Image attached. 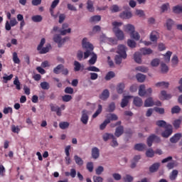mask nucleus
<instances>
[{
  "label": "nucleus",
  "instance_id": "603ef678",
  "mask_svg": "<svg viewBox=\"0 0 182 182\" xmlns=\"http://www.w3.org/2000/svg\"><path fill=\"white\" fill-rule=\"evenodd\" d=\"M122 58L123 56H122L120 54L115 55L114 60L116 65H120L122 63Z\"/></svg>",
  "mask_w": 182,
  "mask_h": 182
},
{
  "label": "nucleus",
  "instance_id": "72a5a7b5",
  "mask_svg": "<svg viewBox=\"0 0 182 182\" xmlns=\"http://www.w3.org/2000/svg\"><path fill=\"white\" fill-rule=\"evenodd\" d=\"M169 9H170L169 3L164 4L161 6V11L162 14H164V12H167V11H168Z\"/></svg>",
  "mask_w": 182,
  "mask_h": 182
},
{
  "label": "nucleus",
  "instance_id": "f257e3e1",
  "mask_svg": "<svg viewBox=\"0 0 182 182\" xmlns=\"http://www.w3.org/2000/svg\"><path fill=\"white\" fill-rule=\"evenodd\" d=\"M82 48L84 49H87V50L84 53V59H87L90 56V55H93V44L87 42V39L84 38L82 41Z\"/></svg>",
  "mask_w": 182,
  "mask_h": 182
},
{
  "label": "nucleus",
  "instance_id": "0eeeda50",
  "mask_svg": "<svg viewBox=\"0 0 182 182\" xmlns=\"http://www.w3.org/2000/svg\"><path fill=\"white\" fill-rule=\"evenodd\" d=\"M80 122H82V124H87L89 122V111H87V109H83L82 111Z\"/></svg>",
  "mask_w": 182,
  "mask_h": 182
},
{
  "label": "nucleus",
  "instance_id": "4be33fe9",
  "mask_svg": "<svg viewBox=\"0 0 182 182\" xmlns=\"http://www.w3.org/2000/svg\"><path fill=\"white\" fill-rule=\"evenodd\" d=\"M87 9L89 12H95V7H93V1L92 0H87Z\"/></svg>",
  "mask_w": 182,
  "mask_h": 182
},
{
  "label": "nucleus",
  "instance_id": "423d86ee",
  "mask_svg": "<svg viewBox=\"0 0 182 182\" xmlns=\"http://www.w3.org/2000/svg\"><path fill=\"white\" fill-rule=\"evenodd\" d=\"M53 41L55 43H58V48H62L63 43H65V41H68V38H64L62 39L60 35H55L53 37Z\"/></svg>",
  "mask_w": 182,
  "mask_h": 182
},
{
  "label": "nucleus",
  "instance_id": "49530a36",
  "mask_svg": "<svg viewBox=\"0 0 182 182\" xmlns=\"http://www.w3.org/2000/svg\"><path fill=\"white\" fill-rule=\"evenodd\" d=\"M13 62L17 65L21 63V60L18 58V53L16 52L13 53Z\"/></svg>",
  "mask_w": 182,
  "mask_h": 182
},
{
  "label": "nucleus",
  "instance_id": "4468645a",
  "mask_svg": "<svg viewBox=\"0 0 182 182\" xmlns=\"http://www.w3.org/2000/svg\"><path fill=\"white\" fill-rule=\"evenodd\" d=\"M161 100H169V99H171L172 96L171 94H167V92L166 90H162L161 92Z\"/></svg>",
  "mask_w": 182,
  "mask_h": 182
},
{
  "label": "nucleus",
  "instance_id": "c85d7f7f",
  "mask_svg": "<svg viewBox=\"0 0 182 182\" xmlns=\"http://www.w3.org/2000/svg\"><path fill=\"white\" fill-rule=\"evenodd\" d=\"M13 83L14 86H16V90H21V89H22L21 87V82H19V78L18 77H15Z\"/></svg>",
  "mask_w": 182,
  "mask_h": 182
},
{
  "label": "nucleus",
  "instance_id": "cd10ccee",
  "mask_svg": "<svg viewBox=\"0 0 182 182\" xmlns=\"http://www.w3.org/2000/svg\"><path fill=\"white\" fill-rule=\"evenodd\" d=\"M157 36H159V33L157 31H152L150 34V41L151 42H157Z\"/></svg>",
  "mask_w": 182,
  "mask_h": 182
},
{
  "label": "nucleus",
  "instance_id": "79ce46f5",
  "mask_svg": "<svg viewBox=\"0 0 182 182\" xmlns=\"http://www.w3.org/2000/svg\"><path fill=\"white\" fill-rule=\"evenodd\" d=\"M172 68H176L178 65V57L177 55H173L171 59Z\"/></svg>",
  "mask_w": 182,
  "mask_h": 182
},
{
  "label": "nucleus",
  "instance_id": "2f4dec72",
  "mask_svg": "<svg viewBox=\"0 0 182 182\" xmlns=\"http://www.w3.org/2000/svg\"><path fill=\"white\" fill-rule=\"evenodd\" d=\"M146 149V144H136L134 146V149L137 150L138 151H143Z\"/></svg>",
  "mask_w": 182,
  "mask_h": 182
},
{
  "label": "nucleus",
  "instance_id": "774afa93",
  "mask_svg": "<svg viewBox=\"0 0 182 182\" xmlns=\"http://www.w3.org/2000/svg\"><path fill=\"white\" fill-rule=\"evenodd\" d=\"M134 178L133 176L130 175H126L125 177H124V182H132L133 181Z\"/></svg>",
  "mask_w": 182,
  "mask_h": 182
},
{
  "label": "nucleus",
  "instance_id": "4d7b16f0",
  "mask_svg": "<svg viewBox=\"0 0 182 182\" xmlns=\"http://www.w3.org/2000/svg\"><path fill=\"white\" fill-rule=\"evenodd\" d=\"M105 171V168L102 166H99L96 169H95V173L97 176H100L103 172Z\"/></svg>",
  "mask_w": 182,
  "mask_h": 182
},
{
  "label": "nucleus",
  "instance_id": "f3484780",
  "mask_svg": "<svg viewBox=\"0 0 182 182\" xmlns=\"http://www.w3.org/2000/svg\"><path fill=\"white\" fill-rule=\"evenodd\" d=\"M124 29L125 32H127L129 33V35L132 33V32L135 31L134 26L132 24H127L124 26Z\"/></svg>",
  "mask_w": 182,
  "mask_h": 182
},
{
  "label": "nucleus",
  "instance_id": "3c124183",
  "mask_svg": "<svg viewBox=\"0 0 182 182\" xmlns=\"http://www.w3.org/2000/svg\"><path fill=\"white\" fill-rule=\"evenodd\" d=\"M65 176H70L72 178H75L76 177V169L75 168H71L70 169V173L69 172H65Z\"/></svg>",
  "mask_w": 182,
  "mask_h": 182
},
{
  "label": "nucleus",
  "instance_id": "9b49d317",
  "mask_svg": "<svg viewBox=\"0 0 182 182\" xmlns=\"http://www.w3.org/2000/svg\"><path fill=\"white\" fill-rule=\"evenodd\" d=\"M110 96V92H109V90L105 89L102 91L101 95H100V99L101 100H107Z\"/></svg>",
  "mask_w": 182,
  "mask_h": 182
},
{
  "label": "nucleus",
  "instance_id": "6e6d98bb",
  "mask_svg": "<svg viewBox=\"0 0 182 182\" xmlns=\"http://www.w3.org/2000/svg\"><path fill=\"white\" fill-rule=\"evenodd\" d=\"M146 157H149L151 159L154 157V151H153L152 149H149L146 150Z\"/></svg>",
  "mask_w": 182,
  "mask_h": 182
},
{
  "label": "nucleus",
  "instance_id": "aec40b11",
  "mask_svg": "<svg viewBox=\"0 0 182 182\" xmlns=\"http://www.w3.org/2000/svg\"><path fill=\"white\" fill-rule=\"evenodd\" d=\"M160 168V163H155L149 167L150 173H156Z\"/></svg>",
  "mask_w": 182,
  "mask_h": 182
},
{
  "label": "nucleus",
  "instance_id": "473e14b6",
  "mask_svg": "<svg viewBox=\"0 0 182 182\" xmlns=\"http://www.w3.org/2000/svg\"><path fill=\"white\" fill-rule=\"evenodd\" d=\"M64 68L65 66L63 64H59L53 69V73H55V75H59V73H60V70H62V69H63Z\"/></svg>",
  "mask_w": 182,
  "mask_h": 182
},
{
  "label": "nucleus",
  "instance_id": "09e8293b",
  "mask_svg": "<svg viewBox=\"0 0 182 182\" xmlns=\"http://www.w3.org/2000/svg\"><path fill=\"white\" fill-rule=\"evenodd\" d=\"M114 76H115L114 72L109 71L107 73L105 79V80H110L111 79H113V77H114Z\"/></svg>",
  "mask_w": 182,
  "mask_h": 182
},
{
  "label": "nucleus",
  "instance_id": "f8f14e48",
  "mask_svg": "<svg viewBox=\"0 0 182 182\" xmlns=\"http://www.w3.org/2000/svg\"><path fill=\"white\" fill-rule=\"evenodd\" d=\"M123 133H124V128L123 127V126H119L115 129L114 136L116 137H120V136H122Z\"/></svg>",
  "mask_w": 182,
  "mask_h": 182
},
{
  "label": "nucleus",
  "instance_id": "6ab92c4d",
  "mask_svg": "<svg viewBox=\"0 0 182 182\" xmlns=\"http://www.w3.org/2000/svg\"><path fill=\"white\" fill-rule=\"evenodd\" d=\"M154 106V101H153L152 97L147 98L144 102V107H151Z\"/></svg>",
  "mask_w": 182,
  "mask_h": 182
},
{
  "label": "nucleus",
  "instance_id": "0e129e2a",
  "mask_svg": "<svg viewBox=\"0 0 182 182\" xmlns=\"http://www.w3.org/2000/svg\"><path fill=\"white\" fill-rule=\"evenodd\" d=\"M72 95H65L64 96L62 97V100L63 102H70V100H72Z\"/></svg>",
  "mask_w": 182,
  "mask_h": 182
},
{
  "label": "nucleus",
  "instance_id": "4c0bfd02",
  "mask_svg": "<svg viewBox=\"0 0 182 182\" xmlns=\"http://www.w3.org/2000/svg\"><path fill=\"white\" fill-rule=\"evenodd\" d=\"M74 160H75L76 164H77V166H83V163H84L83 160L79 156L75 155L74 156Z\"/></svg>",
  "mask_w": 182,
  "mask_h": 182
},
{
  "label": "nucleus",
  "instance_id": "1a4fd4ad",
  "mask_svg": "<svg viewBox=\"0 0 182 182\" xmlns=\"http://www.w3.org/2000/svg\"><path fill=\"white\" fill-rule=\"evenodd\" d=\"M133 16V14H132V11H124L120 13L119 18L121 19H130Z\"/></svg>",
  "mask_w": 182,
  "mask_h": 182
},
{
  "label": "nucleus",
  "instance_id": "f704fd0d",
  "mask_svg": "<svg viewBox=\"0 0 182 182\" xmlns=\"http://www.w3.org/2000/svg\"><path fill=\"white\" fill-rule=\"evenodd\" d=\"M40 86L43 90H49L50 89V85H49V82H42L40 84Z\"/></svg>",
  "mask_w": 182,
  "mask_h": 182
},
{
  "label": "nucleus",
  "instance_id": "f03ea898",
  "mask_svg": "<svg viewBox=\"0 0 182 182\" xmlns=\"http://www.w3.org/2000/svg\"><path fill=\"white\" fill-rule=\"evenodd\" d=\"M122 22L114 21L112 23V26H114L112 31L118 41H123L124 39V33L119 28V26H122Z\"/></svg>",
  "mask_w": 182,
  "mask_h": 182
},
{
  "label": "nucleus",
  "instance_id": "8fccbe9b",
  "mask_svg": "<svg viewBox=\"0 0 182 182\" xmlns=\"http://www.w3.org/2000/svg\"><path fill=\"white\" fill-rule=\"evenodd\" d=\"M168 85H169L168 82H166L164 81L159 82H157L156 84V87H166V88H167V87H168Z\"/></svg>",
  "mask_w": 182,
  "mask_h": 182
},
{
  "label": "nucleus",
  "instance_id": "39448f33",
  "mask_svg": "<svg viewBox=\"0 0 182 182\" xmlns=\"http://www.w3.org/2000/svg\"><path fill=\"white\" fill-rule=\"evenodd\" d=\"M165 129V131L161 133V136L162 137L167 139L168 137H170V136H171L173 134V126L171 124H168Z\"/></svg>",
  "mask_w": 182,
  "mask_h": 182
},
{
  "label": "nucleus",
  "instance_id": "7ed1b4c3",
  "mask_svg": "<svg viewBox=\"0 0 182 182\" xmlns=\"http://www.w3.org/2000/svg\"><path fill=\"white\" fill-rule=\"evenodd\" d=\"M151 93H153V90L151 88H148L147 90H146V85H141L139 86V95L141 97H143V96H151Z\"/></svg>",
  "mask_w": 182,
  "mask_h": 182
},
{
  "label": "nucleus",
  "instance_id": "2eb2a0df",
  "mask_svg": "<svg viewBox=\"0 0 182 182\" xmlns=\"http://www.w3.org/2000/svg\"><path fill=\"white\" fill-rule=\"evenodd\" d=\"M99 156H100L99 148L94 147L92 149V159H99Z\"/></svg>",
  "mask_w": 182,
  "mask_h": 182
},
{
  "label": "nucleus",
  "instance_id": "58836bf2",
  "mask_svg": "<svg viewBox=\"0 0 182 182\" xmlns=\"http://www.w3.org/2000/svg\"><path fill=\"white\" fill-rule=\"evenodd\" d=\"M123 90H124V83L121 82L117 85V93H119V95H122V93H123Z\"/></svg>",
  "mask_w": 182,
  "mask_h": 182
},
{
  "label": "nucleus",
  "instance_id": "bb28decb",
  "mask_svg": "<svg viewBox=\"0 0 182 182\" xmlns=\"http://www.w3.org/2000/svg\"><path fill=\"white\" fill-rule=\"evenodd\" d=\"M177 176H178V171L177 170H173L169 176V178L171 181H174L176 178H177Z\"/></svg>",
  "mask_w": 182,
  "mask_h": 182
},
{
  "label": "nucleus",
  "instance_id": "864d4df0",
  "mask_svg": "<svg viewBox=\"0 0 182 182\" xmlns=\"http://www.w3.org/2000/svg\"><path fill=\"white\" fill-rule=\"evenodd\" d=\"M127 45H128V46H129V48H131L132 49H133V48H136L137 43H136L134 41L131 40V39H129V40L127 41Z\"/></svg>",
  "mask_w": 182,
  "mask_h": 182
},
{
  "label": "nucleus",
  "instance_id": "13d9d810",
  "mask_svg": "<svg viewBox=\"0 0 182 182\" xmlns=\"http://www.w3.org/2000/svg\"><path fill=\"white\" fill-rule=\"evenodd\" d=\"M151 66H153L154 68H156V66H159V65H160V59H159V58H154V59L152 60V61L151 62Z\"/></svg>",
  "mask_w": 182,
  "mask_h": 182
},
{
  "label": "nucleus",
  "instance_id": "393cba45",
  "mask_svg": "<svg viewBox=\"0 0 182 182\" xmlns=\"http://www.w3.org/2000/svg\"><path fill=\"white\" fill-rule=\"evenodd\" d=\"M134 60H135L136 63H141V55L139 52H136L134 54Z\"/></svg>",
  "mask_w": 182,
  "mask_h": 182
},
{
  "label": "nucleus",
  "instance_id": "a18cd8bd",
  "mask_svg": "<svg viewBox=\"0 0 182 182\" xmlns=\"http://www.w3.org/2000/svg\"><path fill=\"white\" fill-rule=\"evenodd\" d=\"M114 136L112 134L105 133L102 136V139L104 141H107V140H110V139L114 138Z\"/></svg>",
  "mask_w": 182,
  "mask_h": 182
},
{
  "label": "nucleus",
  "instance_id": "ddd939ff",
  "mask_svg": "<svg viewBox=\"0 0 182 182\" xmlns=\"http://www.w3.org/2000/svg\"><path fill=\"white\" fill-rule=\"evenodd\" d=\"M52 48V46L50 44H47L46 47L41 48L40 50H38L39 51V53L41 55H44L45 53H48L49 50H50Z\"/></svg>",
  "mask_w": 182,
  "mask_h": 182
},
{
  "label": "nucleus",
  "instance_id": "e433bc0d",
  "mask_svg": "<svg viewBox=\"0 0 182 182\" xmlns=\"http://www.w3.org/2000/svg\"><path fill=\"white\" fill-rule=\"evenodd\" d=\"M136 80L138 82H140V83H143L144 80H146V75L141 74V73H138L136 75Z\"/></svg>",
  "mask_w": 182,
  "mask_h": 182
},
{
  "label": "nucleus",
  "instance_id": "37998d69",
  "mask_svg": "<svg viewBox=\"0 0 182 182\" xmlns=\"http://www.w3.org/2000/svg\"><path fill=\"white\" fill-rule=\"evenodd\" d=\"M42 19H43V18L41 15H36L31 17V20L33 21V22H36V23L42 22Z\"/></svg>",
  "mask_w": 182,
  "mask_h": 182
},
{
  "label": "nucleus",
  "instance_id": "ea45409f",
  "mask_svg": "<svg viewBox=\"0 0 182 182\" xmlns=\"http://www.w3.org/2000/svg\"><path fill=\"white\" fill-rule=\"evenodd\" d=\"M83 68V65L82 66V65L80 64V63H79L78 61H74V70L75 72H79V70H80V69Z\"/></svg>",
  "mask_w": 182,
  "mask_h": 182
},
{
  "label": "nucleus",
  "instance_id": "dca6fc26",
  "mask_svg": "<svg viewBox=\"0 0 182 182\" xmlns=\"http://www.w3.org/2000/svg\"><path fill=\"white\" fill-rule=\"evenodd\" d=\"M134 105L136 106V107H141V106H143V100L139 97H134Z\"/></svg>",
  "mask_w": 182,
  "mask_h": 182
},
{
  "label": "nucleus",
  "instance_id": "de8ad7c7",
  "mask_svg": "<svg viewBox=\"0 0 182 182\" xmlns=\"http://www.w3.org/2000/svg\"><path fill=\"white\" fill-rule=\"evenodd\" d=\"M109 123H110V119H105L103 122V123L101 124L100 126V130H105V129H106V127L107 126V124H109Z\"/></svg>",
  "mask_w": 182,
  "mask_h": 182
},
{
  "label": "nucleus",
  "instance_id": "052dcab7",
  "mask_svg": "<svg viewBox=\"0 0 182 182\" xmlns=\"http://www.w3.org/2000/svg\"><path fill=\"white\" fill-rule=\"evenodd\" d=\"M181 111V108H180V107L178 106H175L171 109V113L172 114H176L177 113H180V112Z\"/></svg>",
  "mask_w": 182,
  "mask_h": 182
},
{
  "label": "nucleus",
  "instance_id": "a211bd4d",
  "mask_svg": "<svg viewBox=\"0 0 182 182\" xmlns=\"http://www.w3.org/2000/svg\"><path fill=\"white\" fill-rule=\"evenodd\" d=\"M131 96H124L121 102V107L124 108L127 105H129V99H131Z\"/></svg>",
  "mask_w": 182,
  "mask_h": 182
},
{
  "label": "nucleus",
  "instance_id": "69168bd1",
  "mask_svg": "<svg viewBox=\"0 0 182 182\" xmlns=\"http://www.w3.org/2000/svg\"><path fill=\"white\" fill-rule=\"evenodd\" d=\"M110 10L112 11V12L116 13V12H120V11H122V9H120V7H119V6L114 4L113 5Z\"/></svg>",
  "mask_w": 182,
  "mask_h": 182
},
{
  "label": "nucleus",
  "instance_id": "a19ab883",
  "mask_svg": "<svg viewBox=\"0 0 182 182\" xmlns=\"http://www.w3.org/2000/svg\"><path fill=\"white\" fill-rule=\"evenodd\" d=\"M97 60V55H96V53H92V56L89 60L90 65H95Z\"/></svg>",
  "mask_w": 182,
  "mask_h": 182
},
{
  "label": "nucleus",
  "instance_id": "e2e57ef3",
  "mask_svg": "<svg viewBox=\"0 0 182 182\" xmlns=\"http://www.w3.org/2000/svg\"><path fill=\"white\" fill-rule=\"evenodd\" d=\"M102 19L100 16H94L90 18V22H99Z\"/></svg>",
  "mask_w": 182,
  "mask_h": 182
},
{
  "label": "nucleus",
  "instance_id": "b1692460",
  "mask_svg": "<svg viewBox=\"0 0 182 182\" xmlns=\"http://www.w3.org/2000/svg\"><path fill=\"white\" fill-rule=\"evenodd\" d=\"M181 139V134H176L170 139L171 143H177Z\"/></svg>",
  "mask_w": 182,
  "mask_h": 182
},
{
  "label": "nucleus",
  "instance_id": "a878e982",
  "mask_svg": "<svg viewBox=\"0 0 182 182\" xmlns=\"http://www.w3.org/2000/svg\"><path fill=\"white\" fill-rule=\"evenodd\" d=\"M156 124L158 126V127H164L166 129V127H167V126H168L170 124H167V122H166L164 120H159L156 122Z\"/></svg>",
  "mask_w": 182,
  "mask_h": 182
},
{
  "label": "nucleus",
  "instance_id": "338daca9",
  "mask_svg": "<svg viewBox=\"0 0 182 182\" xmlns=\"http://www.w3.org/2000/svg\"><path fill=\"white\" fill-rule=\"evenodd\" d=\"M107 42L109 45H117V39L109 38L107 39Z\"/></svg>",
  "mask_w": 182,
  "mask_h": 182
},
{
  "label": "nucleus",
  "instance_id": "c756f323",
  "mask_svg": "<svg viewBox=\"0 0 182 182\" xmlns=\"http://www.w3.org/2000/svg\"><path fill=\"white\" fill-rule=\"evenodd\" d=\"M103 110V107H102V105H98V109L96 110V112L92 115V119H96L97 116L102 113V111Z\"/></svg>",
  "mask_w": 182,
  "mask_h": 182
},
{
  "label": "nucleus",
  "instance_id": "5fc2aeb1",
  "mask_svg": "<svg viewBox=\"0 0 182 182\" xmlns=\"http://www.w3.org/2000/svg\"><path fill=\"white\" fill-rule=\"evenodd\" d=\"M161 69L162 73H167V72H168V67L164 63L161 64Z\"/></svg>",
  "mask_w": 182,
  "mask_h": 182
},
{
  "label": "nucleus",
  "instance_id": "5701e85b",
  "mask_svg": "<svg viewBox=\"0 0 182 182\" xmlns=\"http://www.w3.org/2000/svg\"><path fill=\"white\" fill-rule=\"evenodd\" d=\"M140 52L141 53H142V55H151V53H153V50H151V48H142L140 49Z\"/></svg>",
  "mask_w": 182,
  "mask_h": 182
},
{
  "label": "nucleus",
  "instance_id": "7c9ffc66",
  "mask_svg": "<svg viewBox=\"0 0 182 182\" xmlns=\"http://www.w3.org/2000/svg\"><path fill=\"white\" fill-rule=\"evenodd\" d=\"M130 36L135 41H140V34H139V33L134 30L130 33Z\"/></svg>",
  "mask_w": 182,
  "mask_h": 182
},
{
  "label": "nucleus",
  "instance_id": "20e7f679",
  "mask_svg": "<svg viewBox=\"0 0 182 182\" xmlns=\"http://www.w3.org/2000/svg\"><path fill=\"white\" fill-rule=\"evenodd\" d=\"M153 141H155V143H160V141H161V139L156 134H151L148 137L146 141L149 147H151V146H153Z\"/></svg>",
  "mask_w": 182,
  "mask_h": 182
},
{
  "label": "nucleus",
  "instance_id": "c03bdc74",
  "mask_svg": "<svg viewBox=\"0 0 182 182\" xmlns=\"http://www.w3.org/2000/svg\"><path fill=\"white\" fill-rule=\"evenodd\" d=\"M115 109H116V104H114V102H111L108 105V109H107V112H109V113H112L114 112Z\"/></svg>",
  "mask_w": 182,
  "mask_h": 182
},
{
  "label": "nucleus",
  "instance_id": "412c9836",
  "mask_svg": "<svg viewBox=\"0 0 182 182\" xmlns=\"http://www.w3.org/2000/svg\"><path fill=\"white\" fill-rule=\"evenodd\" d=\"M173 25H174V21L171 18H168L166 20V26L168 31H171L173 28Z\"/></svg>",
  "mask_w": 182,
  "mask_h": 182
},
{
  "label": "nucleus",
  "instance_id": "c9c22d12",
  "mask_svg": "<svg viewBox=\"0 0 182 182\" xmlns=\"http://www.w3.org/2000/svg\"><path fill=\"white\" fill-rule=\"evenodd\" d=\"M173 14H182V6L177 5L173 7Z\"/></svg>",
  "mask_w": 182,
  "mask_h": 182
},
{
  "label": "nucleus",
  "instance_id": "9d476101",
  "mask_svg": "<svg viewBox=\"0 0 182 182\" xmlns=\"http://www.w3.org/2000/svg\"><path fill=\"white\" fill-rule=\"evenodd\" d=\"M50 107L51 112H56L57 116H62V112H60V108L58 105H54L53 103H50Z\"/></svg>",
  "mask_w": 182,
  "mask_h": 182
},
{
  "label": "nucleus",
  "instance_id": "bf43d9fd",
  "mask_svg": "<svg viewBox=\"0 0 182 182\" xmlns=\"http://www.w3.org/2000/svg\"><path fill=\"white\" fill-rule=\"evenodd\" d=\"M60 129L65 130V129H68L69 127V122H63L59 124Z\"/></svg>",
  "mask_w": 182,
  "mask_h": 182
},
{
  "label": "nucleus",
  "instance_id": "6e6552de",
  "mask_svg": "<svg viewBox=\"0 0 182 182\" xmlns=\"http://www.w3.org/2000/svg\"><path fill=\"white\" fill-rule=\"evenodd\" d=\"M127 49V48L124 46L119 45L118 46L117 53H118V55H122L123 59H126V58H127V54L126 53Z\"/></svg>",
  "mask_w": 182,
  "mask_h": 182
},
{
  "label": "nucleus",
  "instance_id": "680f3d73",
  "mask_svg": "<svg viewBox=\"0 0 182 182\" xmlns=\"http://www.w3.org/2000/svg\"><path fill=\"white\" fill-rule=\"evenodd\" d=\"M181 124V119H175L173 122V127L175 129L180 128V125Z\"/></svg>",
  "mask_w": 182,
  "mask_h": 182
}]
</instances>
